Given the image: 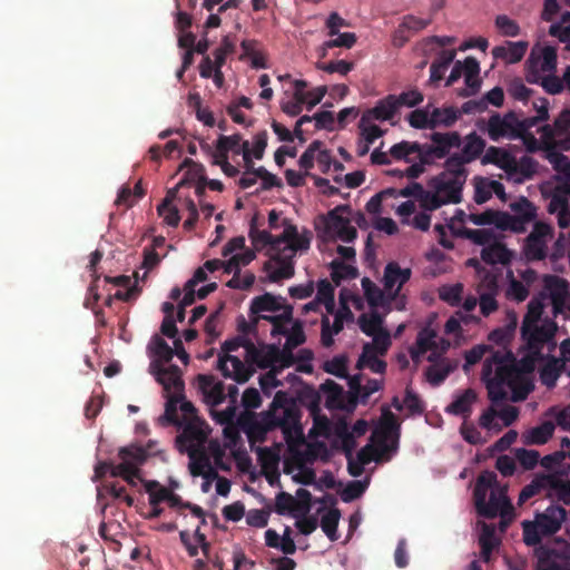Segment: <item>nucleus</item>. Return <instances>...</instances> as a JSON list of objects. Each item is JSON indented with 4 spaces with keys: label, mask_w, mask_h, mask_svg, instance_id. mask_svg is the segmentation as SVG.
<instances>
[{
    "label": "nucleus",
    "mask_w": 570,
    "mask_h": 570,
    "mask_svg": "<svg viewBox=\"0 0 570 570\" xmlns=\"http://www.w3.org/2000/svg\"><path fill=\"white\" fill-rule=\"evenodd\" d=\"M247 363L256 365L259 368H272L275 365V345L255 346L254 343L247 344Z\"/></svg>",
    "instance_id": "nucleus-26"
},
{
    "label": "nucleus",
    "mask_w": 570,
    "mask_h": 570,
    "mask_svg": "<svg viewBox=\"0 0 570 570\" xmlns=\"http://www.w3.org/2000/svg\"><path fill=\"white\" fill-rule=\"evenodd\" d=\"M503 101L504 91L501 87L497 86L484 94L480 100H469L461 107H488L489 105H492L493 107H502Z\"/></svg>",
    "instance_id": "nucleus-52"
},
{
    "label": "nucleus",
    "mask_w": 570,
    "mask_h": 570,
    "mask_svg": "<svg viewBox=\"0 0 570 570\" xmlns=\"http://www.w3.org/2000/svg\"><path fill=\"white\" fill-rule=\"evenodd\" d=\"M423 94L417 89L403 91L400 95H389L379 100L375 107H416L423 102Z\"/></svg>",
    "instance_id": "nucleus-27"
},
{
    "label": "nucleus",
    "mask_w": 570,
    "mask_h": 570,
    "mask_svg": "<svg viewBox=\"0 0 570 570\" xmlns=\"http://www.w3.org/2000/svg\"><path fill=\"white\" fill-rule=\"evenodd\" d=\"M316 301L323 303L327 313L333 314L335 309L334 287L327 279H321L317 284Z\"/></svg>",
    "instance_id": "nucleus-58"
},
{
    "label": "nucleus",
    "mask_w": 570,
    "mask_h": 570,
    "mask_svg": "<svg viewBox=\"0 0 570 570\" xmlns=\"http://www.w3.org/2000/svg\"><path fill=\"white\" fill-rule=\"evenodd\" d=\"M454 366L446 360L429 366L425 371L426 380L430 384L438 386L445 381Z\"/></svg>",
    "instance_id": "nucleus-50"
},
{
    "label": "nucleus",
    "mask_w": 570,
    "mask_h": 570,
    "mask_svg": "<svg viewBox=\"0 0 570 570\" xmlns=\"http://www.w3.org/2000/svg\"><path fill=\"white\" fill-rule=\"evenodd\" d=\"M248 236L256 249L268 246L271 252H279V244L276 243L278 236H274L267 230L258 229L255 225V219L250 223Z\"/></svg>",
    "instance_id": "nucleus-38"
},
{
    "label": "nucleus",
    "mask_w": 570,
    "mask_h": 570,
    "mask_svg": "<svg viewBox=\"0 0 570 570\" xmlns=\"http://www.w3.org/2000/svg\"><path fill=\"white\" fill-rule=\"evenodd\" d=\"M462 144L458 131L433 132L431 144L423 145L422 164H433L436 159L445 158L452 148H459Z\"/></svg>",
    "instance_id": "nucleus-10"
},
{
    "label": "nucleus",
    "mask_w": 570,
    "mask_h": 570,
    "mask_svg": "<svg viewBox=\"0 0 570 570\" xmlns=\"http://www.w3.org/2000/svg\"><path fill=\"white\" fill-rule=\"evenodd\" d=\"M508 487L501 485L497 474L492 471H483L476 479L473 498L476 512L480 517L494 519L499 514L502 518L513 514V505L508 498Z\"/></svg>",
    "instance_id": "nucleus-3"
},
{
    "label": "nucleus",
    "mask_w": 570,
    "mask_h": 570,
    "mask_svg": "<svg viewBox=\"0 0 570 570\" xmlns=\"http://www.w3.org/2000/svg\"><path fill=\"white\" fill-rule=\"evenodd\" d=\"M261 318L268 321L273 325V334H287L288 328L286 325L292 322L293 307L291 305H285L279 315H261Z\"/></svg>",
    "instance_id": "nucleus-53"
},
{
    "label": "nucleus",
    "mask_w": 570,
    "mask_h": 570,
    "mask_svg": "<svg viewBox=\"0 0 570 570\" xmlns=\"http://www.w3.org/2000/svg\"><path fill=\"white\" fill-rule=\"evenodd\" d=\"M543 303L541 298H532L528 304V311L523 317L521 332H528L529 326L537 325L543 313Z\"/></svg>",
    "instance_id": "nucleus-57"
},
{
    "label": "nucleus",
    "mask_w": 570,
    "mask_h": 570,
    "mask_svg": "<svg viewBox=\"0 0 570 570\" xmlns=\"http://www.w3.org/2000/svg\"><path fill=\"white\" fill-rule=\"evenodd\" d=\"M465 164L469 163L464 157L460 153H455L448 157L444 164L445 169L441 174H449L452 178L465 181L468 177V171L464 167Z\"/></svg>",
    "instance_id": "nucleus-49"
},
{
    "label": "nucleus",
    "mask_w": 570,
    "mask_h": 570,
    "mask_svg": "<svg viewBox=\"0 0 570 570\" xmlns=\"http://www.w3.org/2000/svg\"><path fill=\"white\" fill-rule=\"evenodd\" d=\"M513 214L502 212L504 232L524 233L529 224L537 218V207L527 197L521 196L509 205Z\"/></svg>",
    "instance_id": "nucleus-9"
},
{
    "label": "nucleus",
    "mask_w": 570,
    "mask_h": 570,
    "mask_svg": "<svg viewBox=\"0 0 570 570\" xmlns=\"http://www.w3.org/2000/svg\"><path fill=\"white\" fill-rule=\"evenodd\" d=\"M499 293V285L495 277H485L479 287V305L483 316H489L499 308L495 296Z\"/></svg>",
    "instance_id": "nucleus-20"
},
{
    "label": "nucleus",
    "mask_w": 570,
    "mask_h": 570,
    "mask_svg": "<svg viewBox=\"0 0 570 570\" xmlns=\"http://www.w3.org/2000/svg\"><path fill=\"white\" fill-rule=\"evenodd\" d=\"M321 387L327 394V407H342L343 387L341 385L332 380H326Z\"/></svg>",
    "instance_id": "nucleus-64"
},
{
    "label": "nucleus",
    "mask_w": 570,
    "mask_h": 570,
    "mask_svg": "<svg viewBox=\"0 0 570 570\" xmlns=\"http://www.w3.org/2000/svg\"><path fill=\"white\" fill-rule=\"evenodd\" d=\"M556 331V323L546 320L541 325H531L528 332H521V336L527 344L529 356L532 360L542 361L544 358L542 354L544 345L549 344L550 350L556 347V342L553 341Z\"/></svg>",
    "instance_id": "nucleus-8"
},
{
    "label": "nucleus",
    "mask_w": 570,
    "mask_h": 570,
    "mask_svg": "<svg viewBox=\"0 0 570 570\" xmlns=\"http://www.w3.org/2000/svg\"><path fill=\"white\" fill-rule=\"evenodd\" d=\"M481 258L490 265H494L497 263L505 264L509 262V252L504 244L495 240L482 248Z\"/></svg>",
    "instance_id": "nucleus-44"
},
{
    "label": "nucleus",
    "mask_w": 570,
    "mask_h": 570,
    "mask_svg": "<svg viewBox=\"0 0 570 570\" xmlns=\"http://www.w3.org/2000/svg\"><path fill=\"white\" fill-rule=\"evenodd\" d=\"M422 153V144L406 140L393 145L389 151L390 156L395 160H405L406 163H411L413 160L411 157L412 155H415V157L421 161Z\"/></svg>",
    "instance_id": "nucleus-35"
},
{
    "label": "nucleus",
    "mask_w": 570,
    "mask_h": 570,
    "mask_svg": "<svg viewBox=\"0 0 570 570\" xmlns=\"http://www.w3.org/2000/svg\"><path fill=\"white\" fill-rule=\"evenodd\" d=\"M187 453L190 459L189 470L193 476L202 475L209 479L217 475L204 450L190 449Z\"/></svg>",
    "instance_id": "nucleus-31"
},
{
    "label": "nucleus",
    "mask_w": 570,
    "mask_h": 570,
    "mask_svg": "<svg viewBox=\"0 0 570 570\" xmlns=\"http://www.w3.org/2000/svg\"><path fill=\"white\" fill-rule=\"evenodd\" d=\"M465 181L452 178L449 174H439L429 181V187L435 191L445 204H459L462 200V189Z\"/></svg>",
    "instance_id": "nucleus-13"
},
{
    "label": "nucleus",
    "mask_w": 570,
    "mask_h": 570,
    "mask_svg": "<svg viewBox=\"0 0 570 570\" xmlns=\"http://www.w3.org/2000/svg\"><path fill=\"white\" fill-rule=\"evenodd\" d=\"M481 380L493 404L508 400V390L511 391V401L521 402L533 389L510 351H497L487 357L483 362Z\"/></svg>",
    "instance_id": "nucleus-2"
},
{
    "label": "nucleus",
    "mask_w": 570,
    "mask_h": 570,
    "mask_svg": "<svg viewBox=\"0 0 570 570\" xmlns=\"http://www.w3.org/2000/svg\"><path fill=\"white\" fill-rule=\"evenodd\" d=\"M473 109H413L409 115V122L419 129L451 127L462 114H470Z\"/></svg>",
    "instance_id": "nucleus-7"
},
{
    "label": "nucleus",
    "mask_w": 570,
    "mask_h": 570,
    "mask_svg": "<svg viewBox=\"0 0 570 570\" xmlns=\"http://www.w3.org/2000/svg\"><path fill=\"white\" fill-rule=\"evenodd\" d=\"M455 236L466 238L480 246H488L497 240V235L492 229H471L462 227L460 229H452Z\"/></svg>",
    "instance_id": "nucleus-39"
},
{
    "label": "nucleus",
    "mask_w": 570,
    "mask_h": 570,
    "mask_svg": "<svg viewBox=\"0 0 570 570\" xmlns=\"http://www.w3.org/2000/svg\"><path fill=\"white\" fill-rule=\"evenodd\" d=\"M482 163L494 164L509 173L514 164V158L504 149L491 146L487 149Z\"/></svg>",
    "instance_id": "nucleus-43"
},
{
    "label": "nucleus",
    "mask_w": 570,
    "mask_h": 570,
    "mask_svg": "<svg viewBox=\"0 0 570 570\" xmlns=\"http://www.w3.org/2000/svg\"><path fill=\"white\" fill-rule=\"evenodd\" d=\"M344 328V322L341 316H334L331 324L330 318L324 315L321 320V343L324 347H331L334 344V335L340 334Z\"/></svg>",
    "instance_id": "nucleus-41"
},
{
    "label": "nucleus",
    "mask_w": 570,
    "mask_h": 570,
    "mask_svg": "<svg viewBox=\"0 0 570 570\" xmlns=\"http://www.w3.org/2000/svg\"><path fill=\"white\" fill-rule=\"evenodd\" d=\"M554 430V422L544 421L541 424L524 431L521 439L525 445H542L552 438Z\"/></svg>",
    "instance_id": "nucleus-29"
},
{
    "label": "nucleus",
    "mask_w": 570,
    "mask_h": 570,
    "mask_svg": "<svg viewBox=\"0 0 570 570\" xmlns=\"http://www.w3.org/2000/svg\"><path fill=\"white\" fill-rule=\"evenodd\" d=\"M146 492L149 494L150 505H159V503L167 501L170 490L163 487L158 481L150 480L144 481Z\"/></svg>",
    "instance_id": "nucleus-62"
},
{
    "label": "nucleus",
    "mask_w": 570,
    "mask_h": 570,
    "mask_svg": "<svg viewBox=\"0 0 570 570\" xmlns=\"http://www.w3.org/2000/svg\"><path fill=\"white\" fill-rule=\"evenodd\" d=\"M281 301L282 297H276L271 293H265L261 296L253 298L250 303V313L257 315L262 312H277L284 308Z\"/></svg>",
    "instance_id": "nucleus-40"
},
{
    "label": "nucleus",
    "mask_w": 570,
    "mask_h": 570,
    "mask_svg": "<svg viewBox=\"0 0 570 570\" xmlns=\"http://www.w3.org/2000/svg\"><path fill=\"white\" fill-rule=\"evenodd\" d=\"M534 125V119L519 120L515 114L510 110L504 117L494 114L488 121V134L492 140H499L503 137L519 138L524 137L530 127Z\"/></svg>",
    "instance_id": "nucleus-6"
},
{
    "label": "nucleus",
    "mask_w": 570,
    "mask_h": 570,
    "mask_svg": "<svg viewBox=\"0 0 570 570\" xmlns=\"http://www.w3.org/2000/svg\"><path fill=\"white\" fill-rule=\"evenodd\" d=\"M373 346L363 345L362 354L360 355L356 367L362 370L364 367L370 368L373 373L383 374L386 371V362L381 360L377 353L372 352Z\"/></svg>",
    "instance_id": "nucleus-37"
},
{
    "label": "nucleus",
    "mask_w": 570,
    "mask_h": 570,
    "mask_svg": "<svg viewBox=\"0 0 570 570\" xmlns=\"http://www.w3.org/2000/svg\"><path fill=\"white\" fill-rule=\"evenodd\" d=\"M518 325V316L515 312L508 311L505 316V324L501 327L493 330L489 334V341L505 347L514 336L515 328Z\"/></svg>",
    "instance_id": "nucleus-30"
},
{
    "label": "nucleus",
    "mask_w": 570,
    "mask_h": 570,
    "mask_svg": "<svg viewBox=\"0 0 570 570\" xmlns=\"http://www.w3.org/2000/svg\"><path fill=\"white\" fill-rule=\"evenodd\" d=\"M218 368L225 377H230L237 383L247 382L254 372L243 361L233 355L219 357Z\"/></svg>",
    "instance_id": "nucleus-19"
},
{
    "label": "nucleus",
    "mask_w": 570,
    "mask_h": 570,
    "mask_svg": "<svg viewBox=\"0 0 570 570\" xmlns=\"http://www.w3.org/2000/svg\"><path fill=\"white\" fill-rule=\"evenodd\" d=\"M501 210L487 209L483 213H471L468 219L476 226L494 225L498 229L504 232L503 217Z\"/></svg>",
    "instance_id": "nucleus-46"
},
{
    "label": "nucleus",
    "mask_w": 570,
    "mask_h": 570,
    "mask_svg": "<svg viewBox=\"0 0 570 570\" xmlns=\"http://www.w3.org/2000/svg\"><path fill=\"white\" fill-rule=\"evenodd\" d=\"M149 373L155 377L156 382L163 386L164 395L174 393H184L185 382L183 380V371L175 364H169L166 367H157Z\"/></svg>",
    "instance_id": "nucleus-14"
},
{
    "label": "nucleus",
    "mask_w": 570,
    "mask_h": 570,
    "mask_svg": "<svg viewBox=\"0 0 570 570\" xmlns=\"http://www.w3.org/2000/svg\"><path fill=\"white\" fill-rule=\"evenodd\" d=\"M299 420L301 411L295 400L286 392L278 391L274 395L269 409L262 412L259 419L250 414L248 417H242L239 424L249 443L265 442L267 433L279 428L284 440L292 450L295 445L305 442Z\"/></svg>",
    "instance_id": "nucleus-1"
},
{
    "label": "nucleus",
    "mask_w": 570,
    "mask_h": 570,
    "mask_svg": "<svg viewBox=\"0 0 570 570\" xmlns=\"http://www.w3.org/2000/svg\"><path fill=\"white\" fill-rule=\"evenodd\" d=\"M465 88L460 92L463 97L474 96L481 88L480 63L473 57H466L461 61Z\"/></svg>",
    "instance_id": "nucleus-24"
},
{
    "label": "nucleus",
    "mask_w": 570,
    "mask_h": 570,
    "mask_svg": "<svg viewBox=\"0 0 570 570\" xmlns=\"http://www.w3.org/2000/svg\"><path fill=\"white\" fill-rule=\"evenodd\" d=\"M166 397L165 412L160 416V421L166 424L181 425L179 421L177 409L179 402L183 400L184 393H174L164 395Z\"/></svg>",
    "instance_id": "nucleus-51"
},
{
    "label": "nucleus",
    "mask_w": 570,
    "mask_h": 570,
    "mask_svg": "<svg viewBox=\"0 0 570 570\" xmlns=\"http://www.w3.org/2000/svg\"><path fill=\"white\" fill-rule=\"evenodd\" d=\"M118 456L121 462L117 464L116 468H120L125 471H140V466L147 461L149 454L145 448L130 444L119 449Z\"/></svg>",
    "instance_id": "nucleus-23"
},
{
    "label": "nucleus",
    "mask_w": 570,
    "mask_h": 570,
    "mask_svg": "<svg viewBox=\"0 0 570 570\" xmlns=\"http://www.w3.org/2000/svg\"><path fill=\"white\" fill-rule=\"evenodd\" d=\"M181 433L176 438L180 451L189 452L190 449L204 450L208 436V426L199 417L181 423Z\"/></svg>",
    "instance_id": "nucleus-12"
},
{
    "label": "nucleus",
    "mask_w": 570,
    "mask_h": 570,
    "mask_svg": "<svg viewBox=\"0 0 570 570\" xmlns=\"http://www.w3.org/2000/svg\"><path fill=\"white\" fill-rule=\"evenodd\" d=\"M537 161L531 157L524 156L519 161L514 159V164L512 165V169L509 170L510 174L520 175L518 181H522L524 179L531 178L537 173Z\"/></svg>",
    "instance_id": "nucleus-59"
},
{
    "label": "nucleus",
    "mask_w": 570,
    "mask_h": 570,
    "mask_svg": "<svg viewBox=\"0 0 570 570\" xmlns=\"http://www.w3.org/2000/svg\"><path fill=\"white\" fill-rule=\"evenodd\" d=\"M273 259L278 264V267L268 274V278L273 283L282 279H287L294 275V264L291 257L282 256L281 252H275Z\"/></svg>",
    "instance_id": "nucleus-47"
},
{
    "label": "nucleus",
    "mask_w": 570,
    "mask_h": 570,
    "mask_svg": "<svg viewBox=\"0 0 570 570\" xmlns=\"http://www.w3.org/2000/svg\"><path fill=\"white\" fill-rule=\"evenodd\" d=\"M197 381L204 401L208 405L216 406L225 401L226 394L223 382L215 381L212 375L205 374H199Z\"/></svg>",
    "instance_id": "nucleus-21"
},
{
    "label": "nucleus",
    "mask_w": 570,
    "mask_h": 570,
    "mask_svg": "<svg viewBox=\"0 0 570 570\" xmlns=\"http://www.w3.org/2000/svg\"><path fill=\"white\" fill-rule=\"evenodd\" d=\"M341 518L338 509L328 510L321 520V528L331 541L337 540V525Z\"/></svg>",
    "instance_id": "nucleus-56"
},
{
    "label": "nucleus",
    "mask_w": 570,
    "mask_h": 570,
    "mask_svg": "<svg viewBox=\"0 0 570 570\" xmlns=\"http://www.w3.org/2000/svg\"><path fill=\"white\" fill-rule=\"evenodd\" d=\"M479 544L481 547L480 557L484 562H489L491 559V553L498 546V541L495 539L494 528L487 523H483L482 530L479 537Z\"/></svg>",
    "instance_id": "nucleus-45"
},
{
    "label": "nucleus",
    "mask_w": 570,
    "mask_h": 570,
    "mask_svg": "<svg viewBox=\"0 0 570 570\" xmlns=\"http://www.w3.org/2000/svg\"><path fill=\"white\" fill-rule=\"evenodd\" d=\"M567 518V511L560 505L551 504L543 512L537 513L534 521L547 535L557 533Z\"/></svg>",
    "instance_id": "nucleus-16"
},
{
    "label": "nucleus",
    "mask_w": 570,
    "mask_h": 570,
    "mask_svg": "<svg viewBox=\"0 0 570 570\" xmlns=\"http://www.w3.org/2000/svg\"><path fill=\"white\" fill-rule=\"evenodd\" d=\"M505 46H495L492 49V56L494 59L503 60L505 63H517L524 57L529 43L527 41H507Z\"/></svg>",
    "instance_id": "nucleus-28"
},
{
    "label": "nucleus",
    "mask_w": 570,
    "mask_h": 570,
    "mask_svg": "<svg viewBox=\"0 0 570 570\" xmlns=\"http://www.w3.org/2000/svg\"><path fill=\"white\" fill-rule=\"evenodd\" d=\"M567 474L568 470H560L549 473V495L556 497L564 504L570 505V479L563 480V476Z\"/></svg>",
    "instance_id": "nucleus-32"
},
{
    "label": "nucleus",
    "mask_w": 570,
    "mask_h": 570,
    "mask_svg": "<svg viewBox=\"0 0 570 570\" xmlns=\"http://www.w3.org/2000/svg\"><path fill=\"white\" fill-rule=\"evenodd\" d=\"M340 207L331 210L326 219V230L345 243L353 242L357 236V230L353 227L348 218L337 215Z\"/></svg>",
    "instance_id": "nucleus-17"
},
{
    "label": "nucleus",
    "mask_w": 570,
    "mask_h": 570,
    "mask_svg": "<svg viewBox=\"0 0 570 570\" xmlns=\"http://www.w3.org/2000/svg\"><path fill=\"white\" fill-rule=\"evenodd\" d=\"M411 275L410 268H401L395 262H391L385 266L383 282L385 291L392 292L390 299L399 295L400 289L411 278Z\"/></svg>",
    "instance_id": "nucleus-18"
},
{
    "label": "nucleus",
    "mask_w": 570,
    "mask_h": 570,
    "mask_svg": "<svg viewBox=\"0 0 570 570\" xmlns=\"http://www.w3.org/2000/svg\"><path fill=\"white\" fill-rule=\"evenodd\" d=\"M314 121L315 129H326V130H334L335 129V118L334 114L328 109H323L320 112H316L315 115L311 116H302L295 126L294 135L303 142L305 141V138L303 137V125L306 122Z\"/></svg>",
    "instance_id": "nucleus-25"
},
{
    "label": "nucleus",
    "mask_w": 570,
    "mask_h": 570,
    "mask_svg": "<svg viewBox=\"0 0 570 570\" xmlns=\"http://www.w3.org/2000/svg\"><path fill=\"white\" fill-rule=\"evenodd\" d=\"M332 268V281L338 286L341 285L342 281L345 279H354L358 276V271L356 267L345 264L344 262H341L338 259H334L331 263Z\"/></svg>",
    "instance_id": "nucleus-55"
},
{
    "label": "nucleus",
    "mask_w": 570,
    "mask_h": 570,
    "mask_svg": "<svg viewBox=\"0 0 570 570\" xmlns=\"http://www.w3.org/2000/svg\"><path fill=\"white\" fill-rule=\"evenodd\" d=\"M358 128L361 136L367 144H373L377 138L384 135V131L379 126L372 124L370 114L362 115Z\"/></svg>",
    "instance_id": "nucleus-61"
},
{
    "label": "nucleus",
    "mask_w": 570,
    "mask_h": 570,
    "mask_svg": "<svg viewBox=\"0 0 570 570\" xmlns=\"http://www.w3.org/2000/svg\"><path fill=\"white\" fill-rule=\"evenodd\" d=\"M285 228L283 233L277 237L276 243L279 244V252L289 249L292 253L298 250H306L309 247V238L305 235H299L296 226L287 224L284 220Z\"/></svg>",
    "instance_id": "nucleus-22"
},
{
    "label": "nucleus",
    "mask_w": 570,
    "mask_h": 570,
    "mask_svg": "<svg viewBox=\"0 0 570 570\" xmlns=\"http://www.w3.org/2000/svg\"><path fill=\"white\" fill-rule=\"evenodd\" d=\"M476 400V393L473 389H466L463 393L459 394L454 401L449 404L445 411L453 415H461L464 419L469 417L472 412V404Z\"/></svg>",
    "instance_id": "nucleus-34"
},
{
    "label": "nucleus",
    "mask_w": 570,
    "mask_h": 570,
    "mask_svg": "<svg viewBox=\"0 0 570 570\" xmlns=\"http://www.w3.org/2000/svg\"><path fill=\"white\" fill-rule=\"evenodd\" d=\"M153 342V360L149 364L148 371H153L155 364L157 365V367L168 366L174 357L173 347H170L164 338L155 336Z\"/></svg>",
    "instance_id": "nucleus-36"
},
{
    "label": "nucleus",
    "mask_w": 570,
    "mask_h": 570,
    "mask_svg": "<svg viewBox=\"0 0 570 570\" xmlns=\"http://www.w3.org/2000/svg\"><path fill=\"white\" fill-rule=\"evenodd\" d=\"M549 473H539L527 484L519 494V504L525 503L529 499L540 493L542 490L549 492Z\"/></svg>",
    "instance_id": "nucleus-42"
},
{
    "label": "nucleus",
    "mask_w": 570,
    "mask_h": 570,
    "mask_svg": "<svg viewBox=\"0 0 570 570\" xmlns=\"http://www.w3.org/2000/svg\"><path fill=\"white\" fill-rule=\"evenodd\" d=\"M485 148V141L476 132H471L465 137V142L460 153L468 163L479 158Z\"/></svg>",
    "instance_id": "nucleus-48"
},
{
    "label": "nucleus",
    "mask_w": 570,
    "mask_h": 570,
    "mask_svg": "<svg viewBox=\"0 0 570 570\" xmlns=\"http://www.w3.org/2000/svg\"><path fill=\"white\" fill-rule=\"evenodd\" d=\"M216 148L222 150V153L233 151L235 155H242L243 149L245 148V141H242L240 135H232V136H219Z\"/></svg>",
    "instance_id": "nucleus-60"
},
{
    "label": "nucleus",
    "mask_w": 570,
    "mask_h": 570,
    "mask_svg": "<svg viewBox=\"0 0 570 570\" xmlns=\"http://www.w3.org/2000/svg\"><path fill=\"white\" fill-rule=\"evenodd\" d=\"M543 283L544 289L548 291L551 298L553 314L562 313L569 294L568 281L557 275H547Z\"/></svg>",
    "instance_id": "nucleus-15"
},
{
    "label": "nucleus",
    "mask_w": 570,
    "mask_h": 570,
    "mask_svg": "<svg viewBox=\"0 0 570 570\" xmlns=\"http://www.w3.org/2000/svg\"><path fill=\"white\" fill-rule=\"evenodd\" d=\"M541 129L546 148L559 147L570 150V109H562L553 127L546 125Z\"/></svg>",
    "instance_id": "nucleus-11"
},
{
    "label": "nucleus",
    "mask_w": 570,
    "mask_h": 570,
    "mask_svg": "<svg viewBox=\"0 0 570 570\" xmlns=\"http://www.w3.org/2000/svg\"><path fill=\"white\" fill-rule=\"evenodd\" d=\"M400 424L392 412L384 413L383 422L380 428L375 429L371 435V442L376 444H366L363 446L356 459L368 464L371 461H380L384 453L394 452L397 449Z\"/></svg>",
    "instance_id": "nucleus-4"
},
{
    "label": "nucleus",
    "mask_w": 570,
    "mask_h": 570,
    "mask_svg": "<svg viewBox=\"0 0 570 570\" xmlns=\"http://www.w3.org/2000/svg\"><path fill=\"white\" fill-rule=\"evenodd\" d=\"M435 332L428 327L419 332L416 337L417 350L411 351V357L413 361H417L422 354L435 347Z\"/></svg>",
    "instance_id": "nucleus-54"
},
{
    "label": "nucleus",
    "mask_w": 570,
    "mask_h": 570,
    "mask_svg": "<svg viewBox=\"0 0 570 570\" xmlns=\"http://www.w3.org/2000/svg\"><path fill=\"white\" fill-rule=\"evenodd\" d=\"M564 371V362L554 356H548L547 362L539 371L540 381L548 389H552L557 385L558 379Z\"/></svg>",
    "instance_id": "nucleus-33"
},
{
    "label": "nucleus",
    "mask_w": 570,
    "mask_h": 570,
    "mask_svg": "<svg viewBox=\"0 0 570 570\" xmlns=\"http://www.w3.org/2000/svg\"><path fill=\"white\" fill-rule=\"evenodd\" d=\"M362 287L364 289L366 301L371 306L377 307L384 305V292L377 287L370 278L364 277L362 279Z\"/></svg>",
    "instance_id": "nucleus-63"
},
{
    "label": "nucleus",
    "mask_w": 570,
    "mask_h": 570,
    "mask_svg": "<svg viewBox=\"0 0 570 570\" xmlns=\"http://www.w3.org/2000/svg\"><path fill=\"white\" fill-rule=\"evenodd\" d=\"M278 80L283 83V88L286 94H291L295 102H287L282 107H299L306 105V107H315L321 102L326 94V87L320 86L311 88L305 80L294 79L291 75L285 73L278 77Z\"/></svg>",
    "instance_id": "nucleus-5"
}]
</instances>
